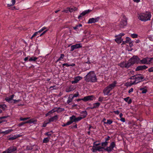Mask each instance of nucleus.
<instances>
[{"label": "nucleus", "mask_w": 153, "mask_h": 153, "mask_svg": "<svg viewBox=\"0 0 153 153\" xmlns=\"http://www.w3.org/2000/svg\"><path fill=\"white\" fill-rule=\"evenodd\" d=\"M85 80L88 82H95L97 81V79L94 72L91 71L89 72L84 77Z\"/></svg>", "instance_id": "nucleus-1"}, {"label": "nucleus", "mask_w": 153, "mask_h": 153, "mask_svg": "<svg viewBox=\"0 0 153 153\" xmlns=\"http://www.w3.org/2000/svg\"><path fill=\"white\" fill-rule=\"evenodd\" d=\"M151 15L150 12L146 11L138 14V19L142 21L146 22L150 20Z\"/></svg>", "instance_id": "nucleus-2"}, {"label": "nucleus", "mask_w": 153, "mask_h": 153, "mask_svg": "<svg viewBox=\"0 0 153 153\" xmlns=\"http://www.w3.org/2000/svg\"><path fill=\"white\" fill-rule=\"evenodd\" d=\"M117 83V82L114 81L112 83L109 84L108 86L106 87L103 91L104 94L105 95H109L110 91L116 86Z\"/></svg>", "instance_id": "nucleus-3"}, {"label": "nucleus", "mask_w": 153, "mask_h": 153, "mask_svg": "<svg viewBox=\"0 0 153 153\" xmlns=\"http://www.w3.org/2000/svg\"><path fill=\"white\" fill-rule=\"evenodd\" d=\"M139 60L140 58L137 56H134L130 59L128 62L129 64L130 67L135 63H139Z\"/></svg>", "instance_id": "nucleus-4"}, {"label": "nucleus", "mask_w": 153, "mask_h": 153, "mask_svg": "<svg viewBox=\"0 0 153 153\" xmlns=\"http://www.w3.org/2000/svg\"><path fill=\"white\" fill-rule=\"evenodd\" d=\"M116 145L114 142H112L111 143L109 146H107L105 149V150L107 151L108 152H110L113 150V148Z\"/></svg>", "instance_id": "nucleus-5"}, {"label": "nucleus", "mask_w": 153, "mask_h": 153, "mask_svg": "<svg viewBox=\"0 0 153 153\" xmlns=\"http://www.w3.org/2000/svg\"><path fill=\"white\" fill-rule=\"evenodd\" d=\"M83 118L81 117H79L77 118H76L75 116L73 115L72 116L70 117V120H72V121L73 123L74 122L75 123H76L78 122V121L81 120Z\"/></svg>", "instance_id": "nucleus-6"}, {"label": "nucleus", "mask_w": 153, "mask_h": 153, "mask_svg": "<svg viewBox=\"0 0 153 153\" xmlns=\"http://www.w3.org/2000/svg\"><path fill=\"white\" fill-rule=\"evenodd\" d=\"M11 97L10 98H8L7 97L5 98V100L7 102H10V103H12L13 102V103H16L17 102H19L20 101H21V100H13V98L14 97V96H10Z\"/></svg>", "instance_id": "nucleus-7"}, {"label": "nucleus", "mask_w": 153, "mask_h": 153, "mask_svg": "<svg viewBox=\"0 0 153 153\" xmlns=\"http://www.w3.org/2000/svg\"><path fill=\"white\" fill-rule=\"evenodd\" d=\"M82 45L81 43L76 44L75 45H72L71 46V51H73L74 50L82 48Z\"/></svg>", "instance_id": "nucleus-8"}, {"label": "nucleus", "mask_w": 153, "mask_h": 153, "mask_svg": "<svg viewBox=\"0 0 153 153\" xmlns=\"http://www.w3.org/2000/svg\"><path fill=\"white\" fill-rule=\"evenodd\" d=\"M100 19V17H98L96 18H91L89 19L88 21L87 22L88 24H92V23H94L98 22Z\"/></svg>", "instance_id": "nucleus-9"}, {"label": "nucleus", "mask_w": 153, "mask_h": 153, "mask_svg": "<svg viewBox=\"0 0 153 153\" xmlns=\"http://www.w3.org/2000/svg\"><path fill=\"white\" fill-rule=\"evenodd\" d=\"M118 65L122 68H128L130 67L129 64L128 62L125 63L124 62H121Z\"/></svg>", "instance_id": "nucleus-10"}, {"label": "nucleus", "mask_w": 153, "mask_h": 153, "mask_svg": "<svg viewBox=\"0 0 153 153\" xmlns=\"http://www.w3.org/2000/svg\"><path fill=\"white\" fill-rule=\"evenodd\" d=\"M93 96H86L83 98L79 99L77 100V101H79L80 100H82L85 102H86L89 100H93L92 98Z\"/></svg>", "instance_id": "nucleus-11"}, {"label": "nucleus", "mask_w": 153, "mask_h": 153, "mask_svg": "<svg viewBox=\"0 0 153 153\" xmlns=\"http://www.w3.org/2000/svg\"><path fill=\"white\" fill-rule=\"evenodd\" d=\"M92 10L89 9L84 11L80 13V15L78 16V19H80L81 18L85 15L86 14L89 13L90 12H91Z\"/></svg>", "instance_id": "nucleus-12"}, {"label": "nucleus", "mask_w": 153, "mask_h": 153, "mask_svg": "<svg viewBox=\"0 0 153 153\" xmlns=\"http://www.w3.org/2000/svg\"><path fill=\"white\" fill-rule=\"evenodd\" d=\"M36 121V120H34L32 119H30L29 120H28L25 122H22L18 125V126H21L24 124L26 123H35V122Z\"/></svg>", "instance_id": "nucleus-13"}, {"label": "nucleus", "mask_w": 153, "mask_h": 153, "mask_svg": "<svg viewBox=\"0 0 153 153\" xmlns=\"http://www.w3.org/2000/svg\"><path fill=\"white\" fill-rule=\"evenodd\" d=\"M127 24V22L126 17L124 15H123V19L120 22V25L124 26H126Z\"/></svg>", "instance_id": "nucleus-14"}, {"label": "nucleus", "mask_w": 153, "mask_h": 153, "mask_svg": "<svg viewBox=\"0 0 153 153\" xmlns=\"http://www.w3.org/2000/svg\"><path fill=\"white\" fill-rule=\"evenodd\" d=\"M136 79L139 82L143 81L144 79L143 76L140 74H139L136 75Z\"/></svg>", "instance_id": "nucleus-15"}, {"label": "nucleus", "mask_w": 153, "mask_h": 153, "mask_svg": "<svg viewBox=\"0 0 153 153\" xmlns=\"http://www.w3.org/2000/svg\"><path fill=\"white\" fill-rule=\"evenodd\" d=\"M148 68V67L145 65L139 66H137L136 69V71H139L146 69Z\"/></svg>", "instance_id": "nucleus-16"}, {"label": "nucleus", "mask_w": 153, "mask_h": 153, "mask_svg": "<svg viewBox=\"0 0 153 153\" xmlns=\"http://www.w3.org/2000/svg\"><path fill=\"white\" fill-rule=\"evenodd\" d=\"M82 77L79 76H78L75 77L74 79V80L72 81V83H77L79 81L81 80Z\"/></svg>", "instance_id": "nucleus-17"}, {"label": "nucleus", "mask_w": 153, "mask_h": 153, "mask_svg": "<svg viewBox=\"0 0 153 153\" xmlns=\"http://www.w3.org/2000/svg\"><path fill=\"white\" fill-rule=\"evenodd\" d=\"M74 89V87L73 85H71L67 87L66 89V91L67 92H68L73 91Z\"/></svg>", "instance_id": "nucleus-18"}, {"label": "nucleus", "mask_w": 153, "mask_h": 153, "mask_svg": "<svg viewBox=\"0 0 153 153\" xmlns=\"http://www.w3.org/2000/svg\"><path fill=\"white\" fill-rule=\"evenodd\" d=\"M16 150L17 148L14 146H11L7 149V150L9 151L10 153L14 152Z\"/></svg>", "instance_id": "nucleus-19"}, {"label": "nucleus", "mask_w": 153, "mask_h": 153, "mask_svg": "<svg viewBox=\"0 0 153 153\" xmlns=\"http://www.w3.org/2000/svg\"><path fill=\"white\" fill-rule=\"evenodd\" d=\"M116 38L115 39V41L118 44L121 43L123 41V39L121 37H119L117 36H115Z\"/></svg>", "instance_id": "nucleus-20"}, {"label": "nucleus", "mask_w": 153, "mask_h": 153, "mask_svg": "<svg viewBox=\"0 0 153 153\" xmlns=\"http://www.w3.org/2000/svg\"><path fill=\"white\" fill-rule=\"evenodd\" d=\"M139 61H140V62H139V63L140 64H147V59L146 58H143L141 60L140 59V60Z\"/></svg>", "instance_id": "nucleus-21"}, {"label": "nucleus", "mask_w": 153, "mask_h": 153, "mask_svg": "<svg viewBox=\"0 0 153 153\" xmlns=\"http://www.w3.org/2000/svg\"><path fill=\"white\" fill-rule=\"evenodd\" d=\"M58 117L57 115H56L53 117L51 118L49 120V122L50 123L51 122H53L56 120H58Z\"/></svg>", "instance_id": "nucleus-22"}, {"label": "nucleus", "mask_w": 153, "mask_h": 153, "mask_svg": "<svg viewBox=\"0 0 153 153\" xmlns=\"http://www.w3.org/2000/svg\"><path fill=\"white\" fill-rule=\"evenodd\" d=\"M131 39L129 37H126V41H123H123L122 42V43L121 45H123L126 43H128L129 42L131 41Z\"/></svg>", "instance_id": "nucleus-23"}, {"label": "nucleus", "mask_w": 153, "mask_h": 153, "mask_svg": "<svg viewBox=\"0 0 153 153\" xmlns=\"http://www.w3.org/2000/svg\"><path fill=\"white\" fill-rule=\"evenodd\" d=\"M124 100L127 102L128 104H130L131 103L132 100L131 99L128 97L124 99Z\"/></svg>", "instance_id": "nucleus-24"}, {"label": "nucleus", "mask_w": 153, "mask_h": 153, "mask_svg": "<svg viewBox=\"0 0 153 153\" xmlns=\"http://www.w3.org/2000/svg\"><path fill=\"white\" fill-rule=\"evenodd\" d=\"M70 10V12L71 13L73 12V11H76L77 10V8L76 7H74L73 6L71 7H69Z\"/></svg>", "instance_id": "nucleus-25"}, {"label": "nucleus", "mask_w": 153, "mask_h": 153, "mask_svg": "<svg viewBox=\"0 0 153 153\" xmlns=\"http://www.w3.org/2000/svg\"><path fill=\"white\" fill-rule=\"evenodd\" d=\"M21 136H22L21 135H15L13 137L9 138L8 139V140H14L16 139V138H17L18 137H20Z\"/></svg>", "instance_id": "nucleus-26"}, {"label": "nucleus", "mask_w": 153, "mask_h": 153, "mask_svg": "<svg viewBox=\"0 0 153 153\" xmlns=\"http://www.w3.org/2000/svg\"><path fill=\"white\" fill-rule=\"evenodd\" d=\"M147 59V64H149L152 63L153 61V57L152 58H146Z\"/></svg>", "instance_id": "nucleus-27"}, {"label": "nucleus", "mask_w": 153, "mask_h": 153, "mask_svg": "<svg viewBox=\"0 0 153 153\" xmlns=\"http://www.w3.org/2000/svg\"><path fill=\"white\" fill-rule=\"evenodd\" d=\"M97 151H101V152H103V150L102 149H104V150H105V148L104 147H101V146H98L97 147Z\"/></svg>", "instance_id": "nucleus-28"}, {"label": "nucleus", "mask_w": 153, "mask_h": 153, "mask_svg": "<svg viewBox=\"0 0 153 153\" xmlns=\"http://www.w3.org/2000/svg\"><path fill=\"white\" fill-rule=\"evenodd\" d=\"M55 110H57V111H56V112H61L62 111H64L65 109L64 108H61L60 107H58L57 108H55Z\"/></svg>", "instance_id": "nucleus-29"}, {"label": "nucleus", "mask_w": 153, "mask_h": 153, "mask_svg": "<svg viewBox=\"0 0 153 153\" xmlns=\"http://www.w3.org/2000/svg\"><path fill=\"white\" fill-rule=\"evenodd\" d=\"M77 96H73L71 98L70 97V96H69V97H68V100H67V103H68V104H69V103H70V102H71L72 101V99H73L74 97H77Z\"/></svg>", "instance_id": "nucleus-30"}, {"label": "nucleus", "mask_w": 153, "mask_h": 153, "mask_svg": "<svg viewBox=\"0 0 153 153\" xmlns=\"http://www.w3.org/2000/svg\"><path fill=\"white\" fill-rule=\"evenodd\" d=\"M37 59H38V58H37L36 57L33 56V57H30L29 59V61H35Z\"/></svg>", "instance_id": "nucleus-31"}, {"label": "nucleus", "mask_w": 153, "mask_h": 153, "mask_svg": "<svg viewBox=\"0 0 153 153\" xmlns=\"http://www.w3.org/2000/svg\"><path fill=\"white\" fill-rule=\"evenodd\" d=\"M13 131V130L12 129H9L5 131L2 132V133H3V134L4 135H5L9 133L10 132Z\"/></svg>", "instance_id": "nucleus-32"}, {"label": "nucleus", "mask_w": 153, "mask_h": 153, "mask_svg": "<svg viewBox=\"0 0 153 153\" xmlns=\"http://www.w3.org/2000/svg\"><path fill=\"white\" fill-rule=\"evenodd\" d=\"M140 93L144 94L146 93L147 90L146 89L141 88L140 89Z\"/></svg>", "instance_id": "nucleus-33"}, {"label": "nucleus", "mask_w": 153, "mask_h": 153, "mask_svg": "<svg viewBox=\"0 0 153 153\" xmlns=\"http://www.w3.org/2000/svg\"><path fill=\"white\" fill-rule=\"evenodd\" d=\"M50 138V137H46L44 138L43 140V143H47L49 142V140Z\"/></svg>", "instance_id": "nucleus-34"}, {"label": "nucleus", "mask_w": 153, "mask_h": 153, "mask_svg": "<svg viewBox=\"0 0 153 153\" xmlns=\"http://www.w3.org/2000/svg\"><path fill=\"white\" fill-rule=\"evenodd\" d=\"M101 144L102 147H104V146H106L108 145V142L105 141V142H102Z\"/></svg>", "instance_id": "nucleus-35"}, {"label": "nucleus", "mask_w": 153, "mask_h": 153, "mask_svg": "<svg viewBox=\"0 0 153 153\" xmlns=\"http://www.w3.org/2000/svg\"><path fill=\"white\" fill-rule=\"evenodd\" d=\"M113 122V121L111 120H107V122H104L105 124H108L110 125Z\"/></svg>", "instance_id": "nucleus-36"}, {"label": "nucleus", "mask_w": 153, "mask_h": 153, "mask_svg": "<svg viewBox=\"0 0 153 153\" xmlns=\"http://www.w3.org/2000/svg\"><path fill=\"white\" fill-rule=\"evenodd\" d=\"M131 36L133 38H137L138 35L135 33L131 34Z\"/></svg>", "instance_id": "nucleus-37"}, {"label": "nucleus", "mask_w": 153, "mask_h": 153, "mask_svg": "<svg viewBox=\"0 0 153 153\" xmlns=\"http://www.w3.org/2000/svg\"><path fill=\"white\" fill-rule=\"evenodd\" d=\"M100 104L99 102H97L94 104V105L95 107V108H98L100 105Z\"/></svg>", "instance_id": "nucleus-38"}, {"label": "nucleus", "mask_w": 153, "mask_h": 153, "mask_svg": "<svg viewBox=\"0 0 153 153\" xmlns=\"http://www.w3.org/2000/svg\"><path fill=\"white\" fill-rule=\"evenodd\" d=\"M47 29L46 27H43L39 31V32L40 33H41V32L44 31L45 30H47Z\"/></svg>", "instance_id": "nucleus-39"}, {"label": "nucleus", "mask_w": 153, "mask_h": 153, "mask_svg": "<svg viewBox=\"0 0 153 153\" xmlns=\"http://www.w3.org/2000/svg\"><path fill=\"white\" fill-rule=\"evenodd\" d=\"M81 113L84 114L83 115V118H85L87 115V111H82Z\"/></svg>", "instance_id": "nucleus-40"}, {"label": "nucleus", "mask_w": 153, "mask_h": 153, "mask_svg": "<svg viewBox=\"0 0 153 153\" xmlns=\"http://www.w3.org/2000/svg\"><path fill=\"white\" fill-rule=\"evenodd\" d=\"M97 142H99V141H96V142H94V146H93V147H94V146H98L100 145V144H101V143H96Z\"/></svg>", "instance_id": "nucleus-41"}, {"label": "nucleus", "mask_w": 153, "mask_h": 153, "mask_svg": "<svg viewBox=\"0 0 153 153\" xmlns=\"http://www.w3.org/2000/svg\"><path fill=\"white\" fill-rule=\"evenodd\" d=\"M6 107V105L5 104L0 105V108L3 109H5V108Z\"/></svg>", "instance_id": "nucleus-42"}, {"label": "nucleus", "mask_w": 153, "mask_h": 153, "mask_svg": "<svg viewBox=\"0 0 153 153\" xmlns=\"http://www.w3.org/2000/svg\"><path fill=\"white\" fill-rule=\"evenodd\" d=\"M64 56H65V55H64V54H61L60 55V56L59 58V60L60 59V60L61 61L62 60V59L64 58Z\"/></svg>", "instance_id": "nucleus-43"}, {"label": "nucleus", "mask_w": 153, "mask_h": 153, "mask_svg": "<svg viewBox=\"0 0 153 153\" xmlns=\"http://www.w3.org/2000/svg\"><path fill=\"white\" fill-rule=\"evenodd\" d=\"M49 123H50L49 121L48 122H46V121H45L43 123L42 126L44 127H45Z\"/></svg>", "instance_id": "nucleus-44"}, {"label": "nucleus", "mask_w": 153, "mask_h": 153, "mask_svg": "<svg viewBox=\"0 0 153 153\" xmlns=\"http://www.w3.org/2000/svg\"><path fill=\"white\" fill-rule=\"evenodd\" d=\"M105 100V99L103 97H100L99 98L98 101L100 102H102L103 101H104Z\"/></svg>", "instance_id": "nucleus-45"}, {"label": "nucleus", "mask_w": 153, "mask_h": 153, "mask_svg": "<svg viewBox=\"0 0 153 153\" xmlns=\"http://www.w3.org/2000/svg\"><path fill=\"white\" fill-rule=\"evenodd\" d=\"M48 30V29H47V30L44 31L40 35V36H42V35H44L45 34L47 31Z\"/></svg>", "instance_id": "nucleus-46"}, {"label": "nucleus", "mask_w": 153, "mask_h": 153, "mask_svg": "<svg viewBox=\"0 0 153 153\" xmlns=\"http://www.w3.org/2000/svg\"><path fill=\"white\" fill-rule=\"evenodd\" d=\"M73 123V121H72V120H70L69 121H68L67 123H66L65 124H66V125H70L71 124H72Z\"/></svg>", "instance_id": "nucleus-47"}, {"label": "nucleus", "mask_w": 153, "mask_h": 153, "mask_svg": "<svg viewBox=\"0 0 153 153\" xmlns=\"http://www.w3.org/2000/svg\"><path fill=\"white\" fill-rule=\"evenodd\" d=\"M66 66L67 67H68L70 66V65H69L67 63H64V64H62V66L64 68V66Z\"/></svg>", "instance_id": "nucleus-48"}, {"label": "nucleus", "mask_w": 153, "mask_h": 153, "mask_svg": "<svg viewBox=\"0 0 153 153\" xmlns=\"http://www.w3.org/2000/svg\"><path fill=\"white\" fill-rule=\"evenodd\" d=\"M64 11L67 13H68L69 12H70L69 7H68L66 8V9L64 10Z\"/></svg>", "instance_id": "nucleus-49"}, {"label": "nucleus", "mask_w": 153, "mask_h": 153, "mask_svg": "<svg viewBox=\"0 0 153 153\" xmlns=\"http://www.w3.org/2000/svg\"><path fill=\"white\" fill-rule=\"evenodd\" d=\"M56 111H57V110H55V108L53 109L52 110L50 111L49 112V113H52L55 112H56Z\"/></svg>", "instance_id": "nucleus-50"}, {"label": "nucleus", "mask_w": 153, "mask_h": 153, "mask_svg": "<svg viewBox=\"0 0 153 153\" xmlns=\"http://www.w3.org/2000/svg\"><path fill=\"white\" fill-rule=\"evenodd\" d=\"M39 33H40L39 32V31L38 32H35L33 34V37H35V36H36L37 35L39 34Z\"/></svg>", "instance_id": "nucleus-51"}, {"label": "nucleus", "mask_w": 153, "mask_h": 153, "mask_svg": "<svg viewBox=\"0 0 153 153\" xmlns=\"http://www.w3.org/2000/svg\"><path fill=\"white\" fill-rule=\"evenodd\" d=\"M94 147H93V148L91 149V151L94 152H96L97 151V147H96L95 148H94Z\"/></svg>", "instance_id": "nucleus-52"}, {"label": "nucleus", "mask_w": 153, "mask_h": 153, "mask_svg": "<svg viewBox=\"0 0 153 153\" xmlns=\"http://www.w3.org/2000/svg\"><path fill=\"white\" fill-rule=\"evenodd\" d=\"M50 89L51 90L52 89H56V87L55 85L51 86L50 87Z\"/></svg>", "instance_id": "nucleus-53"}, {"label": "nucleus", "mask_w": 153, "mask_h": 153, "mask_svg": "<svg viewBox=\"0 0 153 153\" xmlns=\"http://www.w3.org/2000/svg\"><path fill=\"white\" fill-rule=\"evenodd\" d=\"M28 119V118L27 117H25V118H22L21 117L20 118V120L22 121H24Z\"/></svg>", "instance_id": "nucleus-54"}, {"label": "nucleus", "mask_w": 153, "mask_h": 153, "mask_svg": "<svg viewBox=\"0 0 153 153\" xmlns=\"http://www.w3.org/2000/svg\"><path fill=\"white\" fill-rule=\"evenodd\" d=\"M9 117V116H8V115L7 116H2V117H0V119L1 120L2 119H5V118H7V117Z\"/></svg>", "instance_id": "nucleus-55"}, {"label": "nucleus", "mask_w": 153, "mask_h": 153, "mask_svg": "<svg viewBox=\"0 0 153 153\" xmlns=\"http://www.w3.org/2000/svg\"><path fill=\"white\" fill-rule=\"evenodd\" d=\"M45 134L46 135H47L49 137V136H51V133H50V132H46V133Z\"/></svg>", "instance_id": "nucleus-56"}, {"label": "nucleus", "mask_w": 153, "mask_h": 153, "mask_svg": "<svg viewBox=\"0 0 153 153\" xmlns=\"http://www.w3.org/2000/svg\"><path fill=\"white\" fill-rule=\"evenodd\" d=\"M136 75H135L130 77V79H136Z\"/></svg>", "instance_id": "nucleus-57"}, {"label": "nucleus", "mask_w": 153, "mask_h": 153, "mask_svg": "<svg viewBox=\"0 0 153 153\" xmlns=\"http://www.w3.org/2000/svg\"><path fill=\"white\" fill-rule=\"evenodd\" d=\"M139 82L137 80L135 79L134 81L133 82L132 84L133 85H134L137 84Z\"/></svg>", "instance_id": "nucleus-58"}, {"label": "nucleus", "mask_w": 153, "mask_h": 153, "mask_svg": "<svg viewBox=\"0 0 153 153\" xmlns=\"http://www.w3.org/2000/svg\"><path fill=\"white\" fill-rule=\"evenodd\" d=\"M129 44V46L131 47L133 46V45L132 42L131 40V41L129 42L128 43Z\"/></svg>", "instance_id": "nucleus-59"}, {"label": "nucleus", "mask_w": 153, "mask_h": 153, "mask_svg": "<svg viewBox=\"0 0 153 153\" xmlns=\"http://www.w3.org/2000/svg\"><path fill=\"white\" fill-rule=\"evenodd\" d=\"M124 35V34L123 33H120L119 35H117L119 37H121V38H122V37Z\"/></svg>", "instance_id": "nucleus-60"}, {"label": "nucleus", "mask_w": 153, "mask_h": 153, "mask_svg": "<svg viewBox=\"0 0 153 153\" xmlns=\"http://www.w3.org/2000/svg\"><path fill=\"white\" fill-rule=\"evenodd\" d=\"M148 71L149 72H152L153 71V67H151L150 68H149L148 69Z\"/></svg>", "instance_id": "nucleus-61"}, {"label": "nucleus", "mask_w": 153, "mask_h": 153, "mask_svg": "<svg viewBox=\"0 0 153 153\" xmlns=\"http://www.w3.org/2000/svg\"><path fill=\"white\" fill-rule=\"evenodd\" d=\"M78 27H79L77 25H76V26H75V27H73V28L75 30H76L78 28Z\"/></svg>", "instance_id": "nucleus-62"}, {"label": "nucleus", "mask_w": 153, "mask_h": 153, "mask_svg": "<svg viewBox=\"0 0 153 153\" xmlns=\"http://www.w3.org/2000/svg\"><path fill=\"white\" fill-rule=\"evenodd\" d=\"M114 112L116 114H119L120 112L118 111H114Z\"/></svg>", "instance_id": "nucleus-63"}, {"label": "nucleus", "mask_w": 153, "mask_h": 153, "mask_svg": "<svg viewBox=\"0 0 153 153\" xmlns=\"http://www.w3.org/2000/svg\"><path fill=\"white\" fill-rule=\"evenodd\" d=\"M120 120L123 122H124L125 121V119L124 118L122 117L121 118Z\"/></svg>", "instance_id": "nucleus-64"}]
</instances>
